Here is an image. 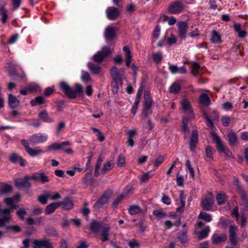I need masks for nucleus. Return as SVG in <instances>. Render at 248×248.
<instances>
[{"instance_id": "f257e3e1", "label": "nucleus", "mask_w": 248, "mask_h": 248, "mask_svg": "<svg viewBox=\"0 0 248 248\" xmlns=\"http://www.w3.org/2000/svg\"><path fill=\"white\" fill-rule=\"evenodd\" d=\"M211 136L216 143V148L220 153H224L225 156L228 158H233L231 151L224 145L220 138L216 133L212 132Z\"/></svg>"}, {"instance_id": "f03ea898", "label": "nucleus", "mask_w": 248, "mask_h": 248, "mask_svg": "<svg viewBox=\"0 0 248 248\" xmlns=\"http://www.w3.org/2000/svg\"><path fill=\"white\" fill-rule=\"evenodd\" d=\"M113 50V48L107 46H105L102 47L100 51H97L94 54L93 56V60L95 62H101L105 58L110 55Z\"/></svg>"}, {"instance_id": "7ed1b4c3", "label": "nucleus", "mask_w": 248, "mask_h": 248, "mask_svg": "<svg viewBox=\"0 0 248 248\" xmlns=\"http://www.w3.org/2000/svg\"><path fill=\"white\" fill-rule=\"evenodd\" d=\"M204 226V224L201 221H198L196 223L195 234L197 235V237L199 240H202L206 238L208 236L210 231V229L209 226L205 227L201 231L200 230Z\"/></svg>"}, {"instance_id": "20e7f679", "label": "nucleus", "mask_w": 248, "mask_h": 248, "mask_svg": "<svg viewBox=\"0 0 248 248\" xmlns=\"http://www.w3.org/2000/svg\"><path fill=\"white\" fill-rule=\"evenodd\" d=\"M48 139V136L46 134L41 133H35L32 135L30 139L29 142L32 145H35L46 142Z\"/></svg>"}, {"instance_id": "39448f33", "label": "nucleus", "mask_w": 248, "mask_h": 248, "mask_svg": "<svg viewBox=\"0 0 248 248\" xmlns=\"http://www.w3.org/2000/svg\"><path fill=\"white\" fill-rule=\"evenodd\" d=\"M214 202L213 195L211 193L209 192L206 194L204 199L202 201V207L205 210L210 211L212 209Z\"/></svg>"}, {"instance_id": "423d86ee", "label": "nucleus", "mask_w": 248, "mask_h": 248, "mask_svg": "<svg viewBox=\"0 0 248 248\" xmlns=\"http://www.w3.org/2000/svg\"><path fill=\"white\" fill-rule=\"evenodd\" d=\"M184 8L183 3L178 0L172 2L168 7V11L171 14H178L182 12Z\"/></svg>"}, {"instance_id": "0eeeda50", "label": "nucleus", "mask_w": 248, "mask_h": 248, "mask_svg": "<svg viewBox=\"0 0 248 248\" xmlns=\"http://www.w3.org/2000/svg\"><path fill=\"white\" fill-rule=\"evenodd\" d=\"M180 109L185 113L188 114L189 118L193 117L192 107L187 99L184 98L181 100Z\"/></svg>"}, {"instance_id": "6e6552de", "label": "nucleus", "mask_w": 248, "mask_h": 248, "mask_svg": "<svg viewBox=\"0 0 248 248\" xmlns=\"http://www.w3.org/2000/svg\"><path fill=\"white\" fill-rule=\"evenodd\" d=\"M178 25V38L181 40H185L187 31V24L184 21L179 22Z\"/></svg>"}, {"instance_id": "1a4fd4ad", "label": "nucleus", "mask_w": 248, "mask_h": 248, "mask_svg": "<svg viewBox=\"0 0 248 248\" xmlns=\"http://www.w3.org/2000/svg\"><path fill=\"white\" fill-rule=\"evenodd\" d=\"M60 89L70 98H74L77 94L75 91L71 89L68 84L65 82H62L60 84Z\"/></svg>"}, {"instance_id": "9d476101", "label": "nucleus", "mask_w": 248, "mask_h": 248, "mask_svg": "<svg viewBox=\"0 0 248 248\" xmlns=\"http://www.w3.org/2000/svg\"><path fill=\"white\" fill-rule=\"evenodd\" d=\"M33 248H53V246L51 243L47 239L42 240H35L33 242Z\"/></svg>"}, {"instance_id": "9b49d317", "label": "nucleus", "mask_w": 248, "mask_h": 248, "mask_svg": "<svg viewBox=\"0 0 248 248\" xmlns=\"http://www.w3.org/2000/svg\"><path fill=\"white\" fill-rule=\"evenodd\" d=\"M107 17L109 20H115L119 16L120 12L117 8L114 7H108L106 11Z\"/></svg>"}, {"instance_id": "f8f14e48", "label": "nucleus", "mask_w": 248, "mask_h": 248, "mask_svg": "<svg viewBox=\"0 0 248 248\" xmlns=\"http://www.w3.org/2000/svg\"><path fill=\"white\" fill-rule=\"evenodd\" d=\"M153 103V100L150 97L145 96V101L144 103L143 112L145 117H147L149 114L152 113L151 107Z\"/></svg>"}, {"instance_id": "ddd939ff", "label": "nucleus", "mask_w": 248, "mask_h": 248, "mask_svg": "<svg viewBox=\"0 0 248 248\" xmlns=\"http://www.w3.org/2000/svg\"><path fill=\"white\" fill-rule=\"evenodd\" d=\"M237 231V227L234 225H231L229 228V237L230 241L233 246H236V232Z\"/></svg>"}, {"instance_id": "4468645a", "label": "nucleus", "mask_w": 248, "mask_h": 248, "mask_svg": "<svg viewBox=\"0 0 248 248\" xmlns=\"http://www.w3.org/2000/svg\"><path fill=\"white\" fill-rule=\"evenodd\" d=\"M16 186L18 188H29L31 186V184L28 181L26 177L23 178H17L15 180Z\"/></svg>"}, {"instance_id": "2eb2a0df", "label": "nucleus", "mask_w": 248, "mask_h": 248, "mask_svg": "<svg viewBox=\"0 0 248 248\" xmlns=\"http://www.w3.org/2000/svg\"><path fill=\"white\" fill-rule=\"evenodd\" d=\"M116 35V30L114 28L108 26L105 31V38L107 41L112 40Z\"/></svg>"}, {"instance_id": "dca6fc26", "label": "nucleus", "mask_w": 248, "mask_h": 248, "mask_svg": "<svg viewBox=\"0 0 248 248\" xmlns=\"http://www.w3.org/2000/svg\"><path fill=\"white\" fill-rule=\"evenodd\" d=\"M198 140V135L197 130H194L192 132L189 142V146L192 151H194Z\"/></svg>"}, {"instance_id": "f3484780", "label": "nucleus", "mask_w": 248, "mask_h": 248, "mask_svg": "<svg viewBox=\"0 0 248 248\" xmlns=\"http://www.w3.org/2000/svg\"><path fill=\"white\" fill-rule=\"evenodd\" d=\"M108 199V194L105 193L103 194L97 202L93 205L94 208L96 209H99L102 207V206L106 204Z\"/></svg>"}, {"instance_id": "a211bd4d", "label": "nucleus", "mask_w": 248, "mask_h": 248, "mask_svg": "<svg viewBox=\"0 0 248 248\" xmlns=\"http://www.w3.org/2000/svg\"><path fill=\"white\" fill-rule=\"evenodd\" d=\"M59 206L62 205L64 210H71L74 207L73 202L68 197L65 198L62 202H59Z\"/></svg>"}, {"instance_id": "6ab92c4d", "label": "nucleus", "mask_w": 248, "mask_h": 248, "mask_svg": "<svg viewBox=\"0 0 248 248\" xmlns=\"http://www.w3.org/2000/svg\"><path fill=\"white\" fill-rule=\"evenodd\" d=\"M8 100L9 106L11 108H15L19 105V100L12 94H8Z\"/></svg>"}, {"instance_id": "aec40b11", "label": "nucleus", "mask_w": 248, "mask_h": 248, "mask_svg": "<svg viewBox=\"0 0 248 248\" xmlns=\"http://www.w3.org/2000/svg\"><path fill=\"white\" fill-rule=\"evenodd\" d=\"M88 67L91 72L95 75L99 74L101 70L100 63H89Z\"/></svg>"}, {"instance_id": "412c9836", "label": "nucleus", "mask_w": 248, "mask_h": 248, "mask_svg": "<svg viewBox=\"0 0 248 248\" xmlns=\"http://www.w3.org/2000/svg\"><path fill=\"white\" fill-rule=\"evenodd\" d=\"M169 69L172 74H185L186 72V67L185 66L178 67L175 65H170Z\"/></svg>"}, {"instance_id": "4be33fe9", "label": "nucleus", "mask_w": 248, "mask_h": 248, "mask_svg": "<svg viewBox=\"0 0 248 248\" xmlns=\"http://www.w3.org/2000/svg\"><path fill=\"white\" fill-rule=\"evenodd\" d=\"M226 234H214L212 237V240L214 244H217L220 242H224L227 239Z\"/></svg>"}, {"instance_id": "5701e85b", "label": "nucleus", "mask_w": 248, "mask_h": 248, "mask_svg": "<svg viewBox=\"0 0 248 248\" xmlns=\"http://www.w3.org/2000/svg\"><path fill=\"white\" fill-rule=\"evenodd\" d=\"M235 31L237 33L239 38H243L246 36L247 32L244 30H241V25L239 23H235L233 25Z\"/></svg>"}, {"instance_id": "b1692460", "label": "nucleus", "mask_w": 248, "mask_h": 248, "mask_svg": "<svg viewBox=\"0 0 248 248\" xmlns=\"http://www.w3.org/2000/svg\"><path fill=\"white\" fill-rule=\"evenodd\" d=\"M44 152V151H43L39 147L35 148H31L30 147V149H29V150L27 151V153L29 154V155L31 157H35L39 155L43 154Z\"/></svg>"}, {"instance_id": "393cba45", "label": "nucleus", "mask_w": 248, "mask_h": 248, "mask_svg": "<svg viewBox=\"0 0 248 248\" xmlns=\"http://www.w3.org/2000/svg\"><path fill=\"white\" fill-rule=\"evenodd\" d=\"M10 160L14 163L19 162L21 166H25L24 161L22 158L16 153H13L11 155Z\"/></svg>"}, {"instance_id": "a878e982", "label": "nucleus", "mask_w": 248, "mask_h": 248, "mask_svg": "<svg viewBox=\"0 0 248 248\" xmlns=\"http://www.w3.org/2000/svg\"><path fill=\"white\" fill-rule=\"evenodd\" d=\"M128 139L127 143L129 146L133 147L134 145V137L136 135V130L131 129L127 132Z\"/></svg>"}, {"instance_id": "bb28decb", "label": "nucleus", "mask_w": 248, "mask_h": 248, "mask_svg": "<svg viewBox=\"0 0 248 248\" xmlns=\"http://www.w3.org/2000/svg\"><path fill=\"white\" fill-rule=\"evenodd\" d=\"M237 137L236 134L234 132H230L228 135V140L230 146H233L237 142Z\"/></svg>"}, {"instance_id": "cd10ccee", "label": "nucleus", "mask_w": 248, "mask_h": 248, "mask_svg": "<svg viewBox=\"0 0 248 248\" xmlns=\"http://www.w3.org/2000/svg\"><path fill=\"white\" fill-rule=\"evenodd\" d=\"M59 206V202H53L48 204L45 211L46 215L52 213Z\"/></svg>"}, {"instance_id": "c85d7f7f", "label": "nucleus", "mask_w": 248, "mask_h": 248, "mask_svg": "<svg viewBox=\"0 0 248 248\" xmlns=\"http://www.w3.org/2000/svg\"><path fill=\"white\" fill-rule=\"evenodd\" d=\"M110 230L108 227H103L101 229L100 233L101 236V240L103 242H105L108 240V234Z\"/></svg>"}, {"instance_id": "c756f323", "label": "nucleus", "mask_w": 248, "mask_h": 248, "mask_svg": "<svg viewBox=\"0 0 248 248\" xmlns=\"http://www.w3.org/2000/svg\"><path fill=\"white\" fill-rule=\"evenodd\" d=\"M45 103V99L43 96H38L34 99H32L30 101L31 106L34 107L37 104H43Z\"/></svg>"}, {"instance_id": "7c9ffc66", "label": "nucleus", "mask_w": 248, "mask_h": 248, "mask_svg": "<svg viewBox=\"0 0 248 248\" xmlns=\"http://www.w3.org/2000/svg\"><path fill=\"white\" fill-rule=\"evenodd\" d=\"M39 118L44 122L50 123L54 121L53 119L50 117L46 111L40 112L39 114Z\"/></svg>"}, {"instance_id": "2f4dec72", "label": "nucleus", "mask_w": 248, "mask_h": 248, "mask_svg": "<svg viewBox=\"0 0 248 248\" xmlns=\"http://www.w3.org/2000/svg\"><path fill=\"white\" fill-rule=\"evenodd\" d=\"M200 103L205 106H208L210 103V99L206 93H203L200 97Z\"/></svg>"}, {"instance_id": "473e14b6", "label": "nucleus", "mask_w": 248, "mask_h": 248, "mask_svg": "<svg viewBox=\"0 0 248 248\" xmlns=\"http://www.w3.org/2000/svg\"><path fill=\"white\" fill-rule=\"evenodd\" d=\"M142 211L140 207L136 205H131L128 209V212L131 215L138 214Z\"/></svg>"}, {"instance_id": "72a5a7b5", "label": "nucleus", "mask_w": 248, "mask_h": 248, "mask_svg": "<svg viewBox=\"0 0 248 248\" xmlns=\"http://www.w3.org/2000/svg\"><path fill=\"white\" fill-rule=\"evenodd\" d=\"M123 50L125 54V62H131L132 61V55L129 47L124 46L123 47Z\"/></svg>"}, {"instance_id": "f704fd0d", "label": "nucleus", "mask_w": 248, "mask_h": 248, "mask_svg": "<svg viewBox=\"0 0 248 248\" xmlns=\"http://www.w3.org/2000/svg\"><path fill=\"white\" fill-rule=\"evenodd\" d=\"M199 218V219L204 220L207 222L211 221L212 219L211 216L209 214L203 212L200 213Z\"/></svg>"}, {"instance_id": "c9c22d12", "label": "nucleus", "mask_w": 248, "mask_h": 248, "mask_svg": "<svg viewBox=\"0 0 248 248\" xmlns=\"http://www.w3.org/2000/svg\"><path fill=\"white\" fill-rule=\"evenodd\" d=\"M37 180L42 183H45L49 181L48 176L44 172H40L37 174Z\"/></svg>"}, {"instance_id": "e433bc0d", "label": "nucleus", "mask_w": 248, "mask_h": 248, "mask_svg": "<svg viewBox=\"0 0 248 248\" xmlns=\"http://www.w3.org/2000/svg\"><path fill=\"white\" fill-rule=\"evenodd\" d=\"M0 10L1 12V21L3 24H4L6 23L8 19V11L4 6L1 7L0 8Z\"/></svg>"}, {"instance_id": "4c0bfd02", "label": "nucleus", "mask_w": 248, "mask_h": 248, "mask_svg": "<svg viewBox=\"0 0 248 248\" xmlns=\"http://www.w3.org/2000/svg\"><path fill=\"white\" fill-rule=\"evenodd\" d=\"M211 42L215 44L220 43V36L216 31H214L211 33Z\"/></svg>"}, {"instance_id": "58836bf2", "label": "nucleus", "mask_w": 248, "mask_h": 248, "mask_svg": "<svg viewBox=\"0 0 248 248\" xmlns=\"http://www.w3.org/2000/svg\"><path fill=\"white\" fill-rule=\"evenodd\" d=\"M186 231L185 230L178 234V238L183 244L186 243L187 241Z\"/></svg>"}, {"instance_id": "ea45409f", "label": "nucleus", "mask_w": 248, "mask_h": 248, "mask_svg": "<svg viewBox=\"0 0 248 248\" xmlns=\"http://www.w3.org/2000/svg\"><path fill=\"white\" fill-rule=\"evenodd\" d=\"M114 166V163L111 161H109L104 164L102 170V172L105 173L107 171L111 169Z\"/></svg>"}, {"instance_id": "a19ab883", "label": "nucleus", "mask_w": 248, "mask_h": 248, "mask_svg": "<svg viewBox=\"0 0 248 248\" xmlns=\"http://www.w3.org/2000/svg\"><path fill=\"white\" fill-rule=\"evenodd\" d=\"M48 197L49 192H46L43 194L40 195L38 198V200L40 203L44 204L46 203Z\"/></svg>"}, {"instance_id": "79ce46f5", "label": "nucleus", "mask_w": 248, "mask_h": 248, "mask_svg": "<svg viewBox=\"0 0 248 248\" xmlns=\"http://www.w3.org/2000/svg\"><path fill=\"white\" fill-rule=\"evenodd\" d=\"M153 214L155 217L161 218L165 217L167 215L166 213L161 209L154 210Z\"/></svg>"}, {"instance_id": "37998d69", "label": "nucleus", "mask_w": 248, "mask_h": 248, "mask_svg": "<svg viewBox=\"0 0 248 248\" xmlns=\"http://www.w3.org/2000/svg\"><path fill=\"white\" fill-rule=\"evenodd\" d=\"M188 122V118H186V117L183 118L182 120V130L185 134H187L189 132V130L187 127Z\"/></svg>"}, {"instance_id": "c03bdc74", "label": "nucleus", "mask_w": 248, "mask_h": 248, "mask_svg": "<svg viewBox=\"0 0 248 248\" xmlns=\"http://www.w3.org/2000/svg\"><path fill=\"white\" fill-rule=\"evenodd\" d=\"M29 92H34L40 90V87L37 84L32 83L27 87Z\"/></svg>"}, {"instance_id": "a18cd8bd", "label": "nucleus", "mask_w": 248, "mask_h": 248, "mask_svg": "<svg viewBox=\"0 0 248 248\" xmlns=\"http://www.w3.org/2000/svg\"><path fill=\"white\" fill-rule=\"evenodd\" d=\"M151 171L144 173L140 176V180L141 182L147 181L150 178L153 176V174H151Z\"/></svg>"}, {"instance_id": "49530a36", "label": "nucleus", "mask_w": 248, "mask_h": 248, "mask_svg": "<svg viewBox=\"0 0 248 248\" xmlns=\"http://www.w3.org/2000/svg\"><path fill=\"white\" fill-rule=\"evenodd\" d=\"M226 198L225 195L221 193L217 194L216 198L217 203L219 205L223 204L225 201Z\"/></svg>"}, {"instance_id": "de8ad7c7", "label": "nucleus", "mask_w": 248, "mask_h": 248, "mask_svg": "<svg viewBox=\"0 0 248 248\" xmlns=\"http://www.w3.org/2000/svg\"><path fill=\"white\" fill-rule=\"evenodd\" d=\"M100 227V223L95 221L92 222L90 225L91 230L93 232L98 231Z\"/></svg>"}, {"instance_id": "09e8293b", "label": "nucleus", "mask_w": 248, "mask_h": 248, "mask_svg": "<svg viewBox=\"0 0 248 248\" xmlns=\"http://www.w3.org/2000/svg\"><path fill=\"white\" fill-rule=\"evenodd\" d=\"M186 166L187 170L189 171L190 173V176L193 178L194 177V170L193 168L191 166L190 161H189V160L187 159L186 161Z\"/></svg>"}, {"instance_id": "8fccbe9b", "label": "nucleus", "mask_w": 248, "mask_h": 248, "mask_svg": "<svg viewBox=\"0 0 248 248\" xmlns=\"http://www.w3.org/2000/svg\"><path fill=\"white\" fill-rule=\"evenodd\" d=\"M12 186L9 185H4L1 190L0 193L1 194L7 195L12 191Z\"/></svg>"}, {"instance_id": "3c124183", "label": "nucleus", "mask_w": 248, "mask_h": 248, "mask_svg": "<svg viewBox=\"0 0 248 248\" xmlns=\"http://www.w3.org/2000/svg\"><path fill=\"white\" fill-rule=\"evenodd\" d=\"M180 87L179 84L177 83H173L170 87V92L171 93H177L180 90Z\"/></svg>"}, {"instance_id": "603ef678", "label": "nucleus", "mask_w": 248, "mask_h": 248, "mask_svg": "<svg viewBox=\"0 0 248 248\" xmlns=\"http://www.w3.org/2000/svg\"><path fill=\"white\" fill-rule=\"evenodd\" d=\"M206 155L207 158L210 159L213 158V155L214 154V150L211 146H207L205 149Z\"/></svg>"}, {"instance_id": "864d4df0", "label": "nucleus", "mask_w": 248, "mask_h": 248, "mask_svg": "<svg viewBox=\"0 0 248 248\" xmlns=\"http://www.w3.org/2000/svg\"><path fill=\"white\" fill-rule=\"evenodd\" d=\"M91 77L89 74L85 71H82L81 75V80L83 82H88L91 80Z\"/></svg>"}, {"instance_id": "5fc2aeb1", "label": "nucleus", "mask_w": 248, "mask_h": 248, "mask_svg": "<svg viewBox=\"0 0 248 248\" xmlns=\"http://www.w3.org/2000/svg\"><path fill=\"white\" fill-rule=\"evenodd\" d=\"M46 149L48 151H51L52 150H60L59 143H53L46 147Z\"/></svg>"}, {"instance_id": "6e6d98bb", "label": "nucleus", "mask_w": 248, "mask_h": 248, "mask_svg": "<svg viewBox=\"0 0 248 248\" xmlns=\"http://www.w3.org/2000/svg\"><path fill=\"white\" fill-rule=\"evenodd\" d=\"M160 32V27L159 25H156L153 31V37L154 38L157 39L158 38Z\"/></svg>"}, {"instance_id": "4d7b16f0", "label": "nucleus", "mask_w": 248, "mask_h": 248, "mask_svg": "<svg viewBox=\"0 0 248 248\" xmlns=\"http://www.w3.org/2000/svg\"><path fill=\"white\" fill-rule=\"evenodd\" d=\"M223 109L226 111H229L232 109V105L230 102H226L222 104Z\"/></svg>"}, {"instance_id": "13d9d810", "label": "nucleus", "mask_w": 248, "mask_h": 248, "mask_svg": "<svg viewBox=\"0 0 248 248\" xmlns=\"http://www.w3.org/2000/svg\"><path fill=\"white\" fill-rule=\"evenodd\" d=\"M200 67L199 63H193L191 65V72L194 75H196L198 73V70L199 69Z\"/></svg>"}, {"instance_id": "bf43d9fd", "label": "nucleus", "mask_w": 248, "mask_h": 248, "mask_svg": "<svg viewBox=\"0 0 248 248\" xmlns=\"http://www.w3.org/2000/svg\"><path fill=\"white\" fill-rule=\"evenodd\" d=\"M184 178L183 176L177 174L176 175V183L177 186H183L184 185Z\"/></svg>"}, {"instance_id": "052dcab7", "label": "nucleus", "mask_w": 248, "mask_h": 248, "mask_svg": "<svg viewBox=\"0 0 248 248\" xmlns=\"http://www.w3.org/2000/svg\"><path fill=\"white\" fill-rule=\"evenodd\" d=\"M127 66L131 69L134 75H136L138 67L134 64V63H126Z\"/></svg>"}, {"instance_id": "680f3d73", "label": "nucleus", "mask_w": 248, "mask_h": 248, "mask_svg": "<svg viewBox=\"0 0 248 248\" xmlns=\"http://www.w3.org/2000/svg\"><path fill=\"white\" fill-rule=\"evenodd\" d=\"M153 58L155 62H159L162 61L163 56L160 52H157L153 55Z\"/></svg>"}, {"instance_id": "e2e57ef3", "label": "nucleus", "mask_w": 248, "mask_h": 248, "mask_svg": "<svg viewBox=\"0 0 248 248\" xmlns=\"http://www.w3.org/2000/svg\"><path fill=\"white\" fill-rule=\"evenodd\" d=\"M221 123L224 126H228L230 123V118L228 116H223L221 119Z\"/></svg>"}, {"instance_id": "0e129e2a", "label": "nucleus", "mask_w": 248, "mask_h": 248, "mask_svg": "<svg viewBox=\"0 0 248 248\" xmlns=\"http://www.w3.org/2000/svg\"><path fill=\"white\" fill-rule=\"evenodd\" d=\"M167 42L169 45L174 44L176 42V38L173 34L170 35V37L167 38Z\"/></svg>"}, {"instance_id": "69168bd1", "label": "nucleus", "mask_w": 248, "mask_h": 248, "mask_svg": "<svg viewBox=\"0 0 248 248\" xmlns=\"http://www.w3.org/2000/svg\"><path fill=\"white\" fill-rule=\"evenodd\" d=\"M240 219V225L242 227H243L246 224V218L245 217V213L244 211H242L241 212Z\"/></svg>"}, {"instance_id": "338daca9", "label": "nucleus", "mask_w": 248, "mask_h": 248, "mask_svg": "<svg viewBox=\"0 0 248 248\" xmlns=\"http://www.w3.org/2000/svg\"><path fill=\"white\" fill-rule=\"evenodd\" d=\"M65 125V124L63 122H61L58 124L57 128L56 131V135L58 136L60 134L62 130L64 127Z\"/></svg>"}, {"instance_id": "774afa93", "label": "nucleus", "mask_w": 248, "mask_h": 248, "mask_svg": "<svg viewBox=\"0 0 248 248\" xmlns=\"http://www.w3.org/2000/svg\"><path fill=\"white\" fill-rule=\"evenodd\" d=\"M51 200H56L61 198V196L58 192H53L51 194L49 193V197Z\"/></svg>"}]
</instances>
